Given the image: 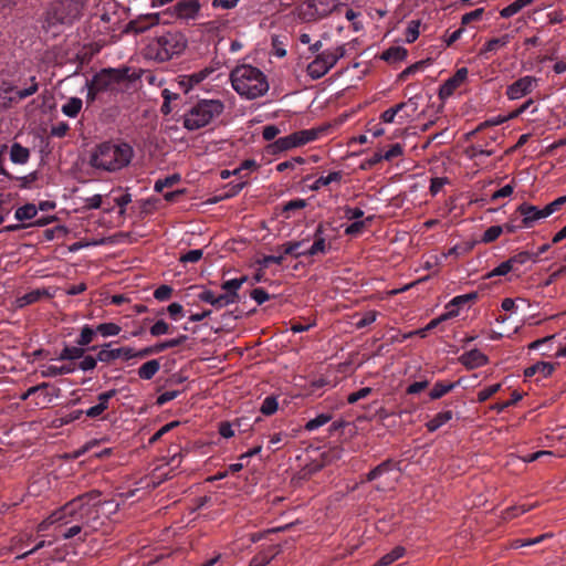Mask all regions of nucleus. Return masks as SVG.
<instances>
[{"mask_svg": "<svg viewBox=\"0 0 566 566\" xmlns=\"http://www.w3.org/2000/svg\"><path fill=\"white\" fill-rule=\"evenodd\" d=\"M99 505V493L96 491L77 496L59 509L61 524H77L87 536L101 525Z\"/></svg>", "mask_w": 566, "mask_h": 566, "instance_id": "obj_1", "label": "nucleus"}, {"mask_svg": "<svg viewBox=\"0 0 566 566\" xmlns=\"http://www.w3.org/2000/svg\"><path fill=\"white\" fill-rule=\"evenodd\" d=\"M233 90L247 99H255L269 91V82L264 73L249 64L235 66L230 73Z\"/></svg>", "mask_w": 566, "mask_h": 566, "instance_id": "obj_2", "label": "nucleus"}, {"mask_svg": "<svg viewBox=\"0 0 566 566\" xmlns=\"http://www.w3.org/2000/svg\"><path fill=\"white\" fill-rule=\"evenodd\" d=\"M133 157V148L126 143L105 142L93 150L90 164L105 171H116L126 167Z\"/></svg>", "mask_w": 566, "mask_h": 566, "instance_id": "obj_3", "label": "nucleus"}, {"mask_svg": "<svg viewBox=\"0 0 566 566\" xmlns=\"http://www.w3.org/2000/svg\"><path fill=\"white\" fill-rule=\"evenodd\" d=\"M186 46L187 40L182 33L168 31L156 36L147 45V56L159 62H165L172 59L175 55L181 54Z\"/></svg>", "mask_w": 566, "mask_h": 566, "instance_id": "obj_4", "label": "nucleus"}, {"mask_svg": "<svg viewBox=\"0 0 566 566\" xmlns=\"http://www.w3.org/2000/svg\"><path fill=\"white\" fill-rule=\"evenodd\" d=\"M223 109V104L218 99H202L185 114L184 126L188 130L200 129L220 116Z\"/></svg>", "mask_w": 566, "mask_h": 566, "instance_id": "obj_5", "label": "nucleus"}, {"mask_svg": "<svg viewBox=\"0 0 566 566\" xmlns=\"http://www.w3.org/2000/svg\"><path fill=\"white\" fill-rule=\"evenodd\" d=\"M245 281L247 276L228 280L221 284L223 293L216 294L211 290H205L198 297L200 301L212 305L217 310L223 308L239 301V290Z\"/></svg>", "mask_w": 566, "mask_h": 566, "instance_id": "obj_6", "label": "nucleus"}, {"mask_svg": "<svg viewBox=\"0 0 566 566\" xmlns=\"http://www.w3.org/2000/svg\"><path fill=\"white\" fill-rule=\"evenodd\" d=\"M128 69H103L87 83V101H95L96 96L106 91H112L115 85L128 77Z\"/></svg>", "mask_w": 566, "mask_h": 566, "instance_id": "obj_7", "label": "nucleus"}, {"mask_svg": "<svg viewBox=\"0 0 566 566\" xmlns=\"http://www.w3.org/2000/svg\"><path fill=\"white\" fill-rule=\"evenodd\" d=\"M346 54L345 45H338L322 51L308 63L306 67L307 75L312 80H318L332 70L336 63Z\"/></svg>", "mask_w": 566, "mask_h": 566, "instance_id": "obj_8", "label": "nucleus"}, {"mask_svg": "<svg viewBox=\"0 0 566 566\" xmlns=\"http://www.w3.org/2000/svg\"><path fill=\"white\" fill-rule=\"evenodd\" d=\"M339 0H306L297 8L298 18L305 22L317 21L331 14Z\"/></svg>", "mask_w": 566, "mask_h": 566, "instance_id": "obj_9", "label": "nucleus"}, {"mask_svg": "<svg viewBox=\"0 0 566 566\" xmlns=\"http://www.w3.org/2000/svg\"><path fill=\"white\" fill-rule=\"evenodd\" d=\"M81 8L80 0H59L51 4L48 14L54 22L72 23L80 15Z\"/></svg>", "mask_w": 566, "mask_h": 566, "instance_id": "obj_10", "label": "nucleus"}, {"mask_svg": "<svg viewBox=\"0 0 566 566\" xmlns=\"http://www.w3.org/2000/svg\"><path fill=\"white\" fill-rule=\"evenodd\" d=\"M493 125L494 122L486 120L478 127L474 134L479 136V139L472 146V157L491 156L494 153L492 143L495 139V130Z\"/></svg>", "mask_w": 566, "mask_h": 566, "instance_id": "obj_11", "label": "nucleus"}, {"mask_svg": "<svg viewBox=\"0 0 566 566\" xmlns=\"http://www.w3.org/2000/svg\"><path fill=\"white\" fill-rule=\"evenodd\" d=\"M395 462L391 460H386L381 462L379 465L374 468L371 471L368 472L366 475L367 481H375L381 476H386L385 482L382 485L378 484L376 488L377 490L385 491L386 489H390L394 486V483L398 480V475L395 474V476H390L392 472H395Z\"/></svg>", "mask_w": 566, "mask_h": 566, "instance_id": "obj_12", "label": "nucleus"}, {"mask_svg": "<svg viewBox=\"0 0 566 566\" xmlns=\"http://www.w3.org/2000/svg\"><path fill=\"white\" fill-rule=\"evenodd\" d=\"M501 307L504 312L509 313L507 317L502 318V322L504 323L505 321H512V325L510 327H503V331L497 332V337H510L520 328L521 318L515 311L516 305L514 300H503Z\"/></svg>", "mask_w": 566, "mask_h": 566, "instance_id": "obj_13", "label": "nucleus"}, {"mask_svg": "<svg viewBox=\"0 0 566 566\" xmlns=\"http://www.w3.org/2000/svg\"><path fill=\"white\" fill-rule=\"evenodd\" d=\"M517 212L522 217V224L524 228H533L541 220L546 219L544 208L539 209L536 206L530 203H522L517 207Z\"/></svg>", "mask_w": 566, "mask_h": 566, "instance_id": "obj_14", "label": "nucleus"}, {"mask_svg": "<svg viewBox=\"0 0 566 566\" xmlns=\"http://www.w3.org/2000/svg\"><path fill=\"white\" fill-rule=\"evenodd\" d=\"M111 343L104 344L97 353V359L101 363L111 364L116 359L129 360L133 359L130 347L124 346L112 348Z\"/></svg>", "mask_w": 566, "mask_h": 566, "instance_id": "obj_15", "label": "nucleus"}, {"mask_svg": "<svg viewBox=\"0 0 566 566\" xmlns=\"http://www.w3.org/2000/svg\"><path fill=\"white\" fill-rule=\"evenodd\" d=\"M468 76V69L461 67L459 69L453 76L448 78L439 90V96L441 99H446L450 97L454 91L460 87Z\"/></svg>", "mask_w": 566, "mask_h": 566, "instance_id": "obj_16", "label": "nucleus"}, {"mask_svg": "<svg viewBox=\"0 0 566 566\" xmlns=\"http://www.w3.org/2000/svg\"><path fill=\"white\" fill-rule=\"evenodd\" d=\"M536 85V78L533 76H524L515 81L509 86L506 94L510 99H518L528 94Z\"/></svg>", "mask_w": 566, "mask_h": 566, "instance_id": "obj_17", "label": "nucleus"}, {"mask_svg": "<svg viewBox=\"0 0 566 566\" xmlns=\"http://www.w3.org/2000/svg\"><path fill=\"white\" fill-rule=\"evenodd\" d=\"M556 364L548 361H537L525 368L524 377L531 379L535 377V381L548 378L555 370Z\"/></svg>", "mask_w": 566, "mask_h": 566, "instance_id": "obj_18", "label": "nucleus"}, {"mask_svg": "<svg viewBox=\"0 0 566 566\" xmlns=\"http://www.w3.org/2000/svg\"><path fill=\"white\" fill-rule=\"evenodd\" d=\"M200 10L198 0H180L174 6V13L182 20L196 19Z\"/></svg>", "mask_w": 566, "mask_h": 566, "instance_id": "obj_19", "label": "nucleus"}, {"mask_svg": "<svg viewBox=\"0 0 566 566\" xmlns=\"http://www.w3.org/2000/svg\"><path fill=\"white\" fill-rule=\"evenodd\" d=\"M53 296L54 293L50 289H35L29 293H25L23 296L18 297L15 303L18 307H24L27 305L36 303L43 298H51Z\"/></svg>", "mask_w": 566, "mask_h": 566, "instance_id": "obj_20", "label": "nucleus"}, {"mask_svg": "<svg viewBox=\"0 0 566 566\" xmlns=\"http://www.w3.org/2000/svg\"><path fill=\"white\" fill-rule=\"evenodd\" d=\"M116 392L117 391L115 389H111L99 394L97 397L98 403L85 410V415L88 418L99 417L105 410L108 409V401L116 395Z\"/></svg>", "mask_w": 566, "mask_h": 566, "instance_id": "obj_21", "label": "nucleus"}, {"mask_svg": "<svg viewBox=\"0 0 566 566\" xmlns=\"http://www.w3.org/2000/svg\"><path fill=\"white\" fill-rule=\"evenodd\" d=\"M462 365L468 368H476L484 365L488 360L486 356L479 349H472L462 354L459 358Z\"/></svg>", "mask_w": 566, "mask_h": 566, "instance_id": "obj_22", "label": "nucleus"}, {"mask_svg": "<svg viewBox=\"0 0 566 566\" xmlns=\"http://www.w3.org/2000/svg\"><path fill=\"white\" fill-rule=\"evenodd\" d=\"M325 132V128L323 127H316V128H310V129H303L295 132V138L297 146H303L305 144H308L311 142L316 140L321 134Z\"/></svg>", "mask_w": 566, "mask_h": 566, "instance_id": "obj_23", "label": "nucleus"}, {"mask_svg": "<svg viewBox=\"0 0 566 566\" xmlns=\"http://www.w3.org/2000/svg\"><path fill=\"white\" fill-rule=\"evenodd\" d=\"M76 369V365L74 363L65 364L61 366L56 365H46L43 366L41 374L43 377H56L61 375H67L74 373Z\"/></svg>", "mask_w": 566, "mask_h": 566, "instance_id": "obj_24", "label": "nucleus"}, {"mask_svg": "<svg viewBox=\"0 0 566 566\" xmlns=\"http://www.w3.org/2000/svg\"><path fill=\"white\" fill-rule=\"evenodd\" d=\"M10 160L13 164L24 165L30 159V150L29 148L22 146L19 143H13L10 147Z\"/></svg>", "mask_w": 566, "mask_h": 566, "instance_id": "obj_25", "label": "nucleus"}, {"mask_svg": "<svg viewBox=\"0 0 566 566\" xmlns=\"http://www.w3.org/2000/svg\"><path fill=\"white\" fill-rule=\"evenodd\" d=\"M158 20L159 19L157 15H146L138 20L132 21L129 23V29L133 30L135 33H143L149 28L158 24Z\"/></svg>", "mask_w": 566, "mask_h": 566, "instance_id": "obj_26", "label": "nucleus"}, {"mask_svg": "<svg viewBox=\"0 0 566 566\" xmlns=\"http://www.w3.org/2000/svg\"><path fill=\"white\" fill-rule=\"evenodd\" d=\"M325 252H326V242H325V239L323 238V226L319 224L314 234V243L312 244V247L308 250H306V254H307V256H313L318 253H325Z\"/></svg>", "mask_w": 566, "mask_h": 566, "instance_id": "obj_27", "label": "nucleus"}, {"mask_svg": "<svg viewBox=\"0 0 566 566\" xmlns=\"http://www.w3.org/2000/svg\"><path fill=\"white\" fill-rule=\"evenodd\" d=\"M295 147H298V146L296 144V138H295L294 133H292L285 137H281V138L276 139L273 144L270 145V148L272 149L273 154L279 153V151H285V150H289V149H292Z\"/></svg>", "mask_w": 566, "mask_h": 566, "instance_id": "obj_28", "label": "nucleus"}, {"mask_svg": "<svg viewBox=\"0 0 566 566\" xmlns=\"http://www.w3.org/2000/svg\"><path fill=\"white\" fill-rule=\"evenodd\" d=\"M452 416H453V413L451 410H446V411H441V412L437 413L430 421H428L426 423L428 431L434 432L436 430L441 428L444 423L450 421L452 419Z\"/></svg>", "mask_w": 566, "mask_h": 566, "instance_id": "obj_29", "label": "nucleus"}, {"mask_svg": "<svg viewBox=\"0 0 566 566\" xmlns=\"http://www.w3.org/2000/svg\"><path fill=\"white\" fill-rule=\"evenodd\" d=\"M159 369V361L157 359H151L146 361L138 368V376L140 379L149 380L158 373Z\"/></svg>", "mask_w": 566, "mask_h": 566, "instance_id": "obj_30", "label": "nucleus"}, {"mask_svg": "<svg viewBox=\"0 0 566 566\" xmlns=\"http://www.w3.org/2000/svg\"><path fill=\"white\" fill-rule=\"evenodd\" d=\"M304 240L302 241H291L286 242L280 247H277V250H281L283 255H293L294 258H300L302 255L307 256L306 251H300L301 247L303 245Z\"/></svg>", "mask_w": 566, "mask_h": 566, "instance_id": "obj_31", "label": "nucleus"}, {"mask_svg": "<svg viewBox=\"0 0 566 566\" xmlns=\"http://www.w3.org/2000/svg\"><path fill=\"white\" fill-rule=\"evenodd\" d=\"M83 102L78 97H71L67 102L62 106V113L67 117H76L80 111L82 109Z\"/></svg>", "mask_w": 566, "mask_h": 566, "instance_id": "obj_32", "label": "nucleus"}, {"mask_svg": "<svg viewBox=\"0 0 566 566\" xmlns=\"http://www.w3.org/2000/svg\"><path fill=\"white\" fill-rule=\"evenodd\" d=\"M84 355L83 346H65L60 353L59 360H76Z\"/></svg>", "mask_w": 566, "mask_h": 566, "instance_id": "obj_33", "label": "nucleus"}, {"mask_svg": "<svg viewBox=\"0 0 566 566\" xmlns=\"http://www.w3.org/2000/svg\"><path fill=\"white\" fill-rule=\"evenodd\" d=\"M97 334V327L93 328L90 325H84L83 328L81 329L78 338L76 339V344L85 347L95 339Z\"/></svg>", "mask_w": 566, "mask_h": 566, "instance_id": "obj_34", "label": "nucleus"}, {"mask_svg": "<svg viewBox=\"0 0 566 566\" xmlns=\"http://www.w3.org/2000/svg\"><path fill=\"white\" fill-rule=\"evenodd\" d=\"M533 0H516L510 6L503 8L500 12L502 18H511L518 13L523 8L531 4Z\"/></svg>", "mask_w": 566, "mask_h": 566, "instance_id": "obj_35", "label": "nucleus"}, {"mask_svg": "<svg viewBox=\"0 0 566 566\" xmlns=\"http://www.w3.org/2000/svg\"><path fill=\"white\" fill-rule=\"evenodd\" d=\"M551 537H553L552 533H545V534H542V535L536 536L534 538L515 539V541H513L511 543L510 546H506L505 548H520V547H525V546H532V545L539 544L543 541H545L546 538H551Z\"/></svg>", "mask_w": 566, "mask_h": 566, "instance_id": "obj_36", "label": "nucleus"}, {"mask_svg": "<svg viewBox=\"0 0 566 566\" xmlns=\"http://www.w3.org/2000/svg\"><path fill=\"white\" fill-rule=\"evenodd\" d=\"M407 56V50L401 46H392L385 51L381 59L388 62L402 61Z\"/></svg>", "mask_w": 566, "mask_h": 566, "instance_id": "obj_37", "label": "nucleus"}, {"mask_svg": "<svg viewBox=\"0 0 566 566\" xmlns=\"http://www.w3.org/2000/svg\"><path fill=\"white\" fill-rule=\"evenodd\" d=\"M405 553H406L405 547L396 546L391 552H389L388 554L384 555L378 560V566H389L390 564H392L394 562H396L397 559L402 557L405 555Z\"/></svg>", "mask_w": 566, "mask_h": 566, "instance_id": "obj_38", "label": "nucleus"}, {"mask_svg": "<svg viewBox=\"0 0 566 566\" xmlns=\"http://www.w3.org/2000/svg\"><path fill=\"white\" fill-rule=\"evenodd\" d=\"M340 179H342L340 171H332L327 176H321L319 178H317L314 182L313 188L321 189L323 187L331 185L332 182H339Z\"/></svg>", "mask_w": 566, "mask_h": 566, "instance_id": "obj_39", "label": "nucleus"}, {"mask_svg": "<svg viewBox=\"0 0 566 566\" xmlns=\"http://www.w3.org/2000/svg\"><path fill=\"white\" fill-rule=\"evenodd\" d=\"M38 213V209L34 205L28 203L15 210V218L20 221L31 220Z\"/></svg>", "mask_w": 566, "mask_h": 566, "instance_id": "obj_40", "label": "nucleus"}, {"mask_svg": "<svg viewBox=\"0 0 566 566\" xmlns=\"http://www.w3.org/2000/svg\"><path fill=\"white\" fill-rule=\"evenodd\" d=\"M373 219L374 217L370 216L367 217L365 220L354 221L345 229V233L347 235H356L360 233L373 221Z\"/></svg>", "mask_w": 566, "mask_h": 566, "instance_id": "obj_41", "label": "nucleus"}, {"mask_svg": "<svg viewBox=\"0 0 566 566\" xmlns=\"http://www.w3.org/2000/svg\"><path fill=\"white\" fill-rule=\"evenodd\" d=\"M180 181V176L178 174H174L170 176H167L164 179H158L155 182L154 189L157 192H163V190L167 187H172L174 185L178 184Z\"/></svg>", "mask_w": 566, "mask_h": 566, "instance_id": "obj_42", "label": "nucleus"}, {"mask_svg": "<svg viewBox=\"0 0 566 566\" xmlns=\"http://www.w3.org/2000/svg\"><path fill=\"white\" fill-rule=\"evenodd\" d=\"M331 419H332V416L329 413H321L317 417H315L314 419H311L310 421H307L304 428L307 431H314V430L318 429L319 427L329 422Z\"/></svg>", "mask_w": 566, "mask_h": 566, "instance_id": "obj_43", "label": "nucleus"}, {"mask_svg": "<svg viewBox=\"0 0 566 566\" xmlns=\"http://www.w3.org/2000/svg\"><path fill=\"white\" fill-rule=\"evenodd\" d=\"M454 384H443V382H437L433 388L430 390V398L431 399H439L446 394H448L451 389L454 388Z\"/></svg>", "mask_w": 566, "mask_h": 566, "instance_id": "obj_44", "label": "nucleus"}, {"mask_svg": "<svg viewBox=\"0 0 566 566\" xmlns=\"http://www.w3.org/2000/svg\"><path fill=\"white\" fill-rule=\"evenodd\" d=\"M98 334L104 337L116 336L120 333V327L115 323H102L96 326Z\"/></svg>", "mask_w": 566, "mask_h": 566, "instance_id": "obj_45", "label": "nucleus"}, {"mask_svg": "<svg viewBox=\"0 0 566 566\" xmlns=\"http://www.w3.org/2000/svg\"><path fill=\"white\" fill-rule=\"evenodd\" d=\"M279 408V403L275 397L269 396L266 397L260 408V411L265 416L273 415Z\"/></svg>", "mask_w": 566, "mask_h": 566, "instance_id": "obj_46", "label": "nucleus"}, {"mask_svg": "<svg viewBox=\"0 0 566 566\" xmlns=\"http://www.w3.org/2000/svg\"><path fill=\"white\" fill-rule=\"evenodd\" d=\"M419 28H420V21L419 20H411L408 23L407 30H406V42L412 43L415 42L419 36Z\"/></svg>", "mask_w": 566, "mask_h": 566, "instance_id": "obj_47", "label": "nucleus"}, {"mask_svg": "<svg viewBox=\"0 0 566 566\" xmlns=\"http://www.w3.org/2000/svg\"><path fill=\"white\" fill-rule=\"evenodd\" d=\"M170 331V326L168 323H166L164 319L157 321L150 328L149 333L154 337H158L161 335L168 334Z\"/></svg>", "mask_w": 566, "mask_h": 566, "instance_id": "obj_48", "label": "nucleus"}, {"mask_svg": "<svg viewBox=\"0 0 566 566\" xmlns=\"http://www.w3.org/2000/svg\"><path fill=\"white\" fill-rule=\"evenodd\" d=\"M566 203V196L558 197L554 201L549 202L544 207L546 217L548 218L556 211H558Z\"/></svg>", "mask_w": 566, "mask_h": 566, "instance_id": "obj_49", "label": "nucleus"}, {"mask_svg": "<svg viewBox=\"0 0 566 566\" xmlns=\"http://www.w3.org/2000/svg\"><path fill=\"white\" fill-rule=\"evenodd\" d=\"M61 523L59 510L54 511L50 516L42 521L38 526V532L46 531L51 525Z\"/></svg>", "mask_w": 566, "mask_h": 566, "instance_id": "obj_50", "label": "nucleus"}, {"mask_svg": "<svg viewBox=\"0 0 566 566\" xmlns=\"http://www.w3.org/2000/svg\"><path fill=\"white\" fill-rule=\"evenodd\" d=\"M30 82H31V84H30V86H29V87H27V88H24V90H19V91H17V92H15V95H17L20 99L27 98V97H29V96L33 95L34 93H36V91H38L39 86H38V83H36V81H35V77H34V76H32V77L30 78Z\"/></svg>", "mask_w": 566, "mask_h": 566, "instance_id": "obj_51", "label": "nucleus"}, {"mask_svg": "<svg viewBox=\"0 0 566 566\" xmlns=\"http://www.w3.org/2000/svg\"><path fill=\"white\" fill-rule=\"evenodd\" d=\"M370 392H371V388H369V387L360 388L359 390L348 395L347 402L353 405V403L357 402L358 400L366 398Z\"/></svg>", "mask_w": 566, "mask_h": 566, "instance_id": "obj_52", "label": "nucleus"}, {"mask_svg": "<svg viewBox=\"0 0 566 566\" xmlns=\"http://www.w3.org/2000/svg\"><path fill=\"white\" fill-rule=\"evenodd\" d=\"M402 146L400 144H394L390 146V148L388 150H386L381 156L380 158H384L385 160H391L396 157H399L400 155H402Z\"/></svg>", "mask_w": 566, "mask_h": 566, "instance_id": "obj_53", "label": "nucleus"}, {"mask_svg": "<svg viewBox=\"0 0 566 566\" xmlns=\"http://www.w3.org/2000/svg\"><path fill=\"white\" fill-rule=\"evenodd\" d=\"M172 289L169 285H160L154 292V297L158 301H166L171 296Z\"/></svg>", "mask_w": 566, "mask_h": 566, "instance_id": "obj_54", "label": "nucleus"}, {"mask_svg": "<svg viewBox=\"0 0 566 566\" xmlns=\"http://www.w3.org/2000/svg\"><path fill=\"white\" fill-rule=\"evenodd\" d=\"M97 361H99L96 357L85 356L78 364V368L83 371L93 370L96 367Z\"/></svg>", "mask_w": 566, "mask_h": 566, "instance_id": "obj_55", "label": "nucleus"}, {"mask_svg": "<svg viewBox=\"0 0 566 566\" xmlns=\"http://www.w3.org/2000/svg\"><path fill=\"white\" fill-rule=\"evenodd\" d=\"M527 511H528V509H526L524 505L513 506V507H510V509L505 510L502 513V517L504 520H511L513 517L520 516L521 514H523V513H525Z\"/></svg>", "mask_w": 566, "mask_h": 566, "instance_id": "obj_56", "label": "nucleus"}, {"mask_svg": "<svg viewBox=\"0 0 566 566\" xmlns=\"http://www.w3.org/2000/svg\"><path fill=\"white\" fill-rule=\"evenodd\" d=\"M476 296H478L476 292L455 296L454 298L451 300V305L452 306H462L464 304H468L470 301L476 298Z\"/></svg>", "mask_w": 566, "mask_h": 566, "instance_id": "obj_57", "label": "nucleus"}, {"mask_svg": "<svg viewBox=\"0 0 566 566\" xmlns=\"http://www.w3.org/2000/svg\"><path fill=\"white\" fill-rule=\"evenodd\" d=\"M554 454L552 451H537L530 454H526L522 458V461L524 463H530L536 460H539L542 458H552Z\"/></svg>", "mask_w": 566, "mask_h": 566, "instance_id": "obj_58", "label": "nucleus"}, {"mask_svg": "<svg viewBox=\"0 0 566 566\" xmlns=\"http://www.w3.org/2000/svg\"><path fill=\"white\" fill-rule=\"evenodd\" d=\"M70 126L65 122H59L57 124L53 125L51 127V135L54 137H64L66 133L69 132Z\"/></svg>", "mask_w": 566, "mask_h": 566, "instance_id": "obj_59", "label": "nucleus"}, {"mask_svg": "<svg viewBox=\"0 0 566 566\" xmlns=\"http://www.w3.org/2000/svg\"><path fill=\"white\" fill-rule=\"evenodd\" d=\"M202 258V250H190L187 253L182 254L180 256V262L187 263V262H198Z\"/></svg>", "mask_w": 566, "mask_h": 566, "instance_id": "obj_60", "label": "nucleus"}, {"mask_svg": "<svg viewBox=\"0 0 566 566\" xmlns=\"http://www.w3.org/2000/svg\"><path fill=\"white\" fill-rule=\"evenodd\" d=\"M448 184V178L444 177H436L431 179L430 192L432 196H436L443 187Z\"/></svg>", "mask_w": 566, "mask_h": 566, "instance_id": "obj_61", "label": "nucleus"}, {"mask_svg": "<svg viewBox=\"0 0 566 566\" xmlns=\"http://www.w3.org/2000/svg\"><path fill=\"white\" fill-rule=\"evenodd\" d=\"M179 394H180L179 390L165 391L157 397L156 403L158 406H163V405L167 403L168 401L177 398L179 396Z\"/></svg>", "mask_w": 566, "mask_h": 566, "instance_id": "obj_62", "label": "nucleus"}, {"mask_svg": "<svg viewBox=\"0 0 566 566\" xmlns=\"http://www.w3.org/2000/svg\"><path fill=\"white\" fill-rule=\"evenodd\" d=\"M306 200L305 199H294L289 202H286L283 207L284 212L293 211V210H300L306 207Z\"/></svg>", "mask_w": 566, "mask_h": 566, "instance_id": "obj_63", "label": "nucleus"}, {"mask_svg": "<svg viewBox=\"0 0 566 566\" xmlns=\"http://www.w3.org/2000/svg\"><path fill=\"white\" fill-rule=\"evenodd\" d=\"M250 295L258 304H263L270 298L268 292L261 287L254 289Z\"/></svg>", "mask_w": 566, "mask_h": 566, "instance_id": "obj_64", "label": "nucleus"}]
</instances>
